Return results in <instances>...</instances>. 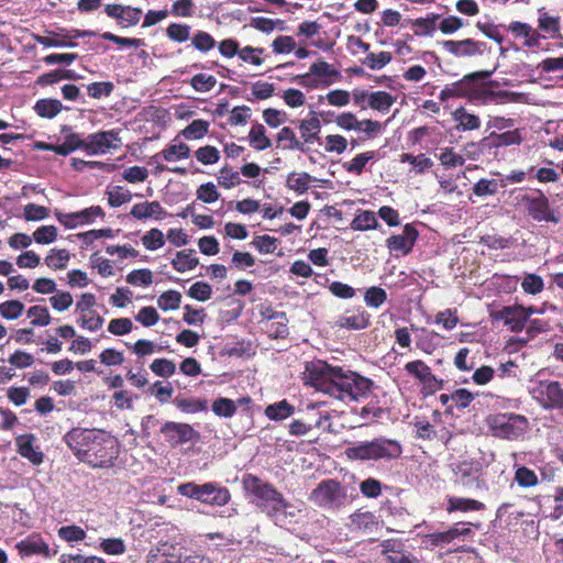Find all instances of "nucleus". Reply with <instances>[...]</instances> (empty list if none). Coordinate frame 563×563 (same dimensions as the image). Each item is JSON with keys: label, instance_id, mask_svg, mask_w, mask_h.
Segmentation results:
<instances>
[{"label": "nucleus", "instance_id": "58", "mask_svg": "<svg viewBox=\"0 0 563 563\" xmlns=\"http://www.w3.org/2000/svg\"><path fill=\"white\" fill-rule=\"evenodd\" d=\"M219 185L224 188H232L241 183L240 174L232 168L224 166L219 172Z\"/></svg>", "mask_w": 563, "mask_h": 563}, {"label": "nucleus", "instance_id": "16", "mask_svg": "<svg viewBox=\"0 0 563 563\" xmlns=\"http://www.w3.org/2000/svg\"><path fill=\"white\" fill-rule=\"evenodd\" d=\"M443 48L454 55L455 57H472L482 55L485 51L486 44L484 42H476L472 38L461 41L448 40L442 43Z\"/></svg>", "mask_w": 563, "mask_h": 563}, {"label": "nucleus", "instance_id": "6", "mask_svg": "<svg viewBox=\"0 0 563 563\" xmlns=\"http://www.w3.org/2000/svg\"><path fill=\"white\" fill-rule=\"evenodd\" d=\"M118 454L119 450L114 439L102 431L82 456V462L92 467H108L112 465Z\"/></svg>", "mask_w": 563, "mask_h": 563}, {"label": "nucleus", "instance_id": "4", "mask_svg": "<svg viewBox=\"0 0 563 563\" xmlns=\"http://www.w3.org/2000/svg\"><path fill=\"white\" fill-rule=\"evenodd\" d=\"M309 500L327 510L341 509L351 501L346 488L336 479L321 481L310 493Z\"/></svg>", "mask_w": 563, "mask_h": 563}, {"label": "nucleus", "instance_id": "52", "mask_svg": "<svg viewBox=\"0 0 563 563\" xmlns=\"http://www.w3.org/2000/svg\"><path fill=\"white\" fill-rule=\"evenodd\" d=\"M499 185L496 179H479L473 186V192L477 197L493 196L498 191Z\"/></svg>", "mask_w": 563, "mask_h": 563}, {"label": "nucleus", "instance_id": "59", "mask_svg": "<svg viewBox=\"0 0 563 563\" xmlns=\"http://www.w3.org/2000/svg\"><path fill=\"white\" fill-rule=\"evenodd\" d=\"M166 34L169 40L183 43L189 38L190 26L186 24L172 23L167 27Z\"/></svg>", "mask_w": 563, "mask_h": 563}, {"label": "nucleus", "instance_id": "49", "mask_svg": "<svg viewBox=\"0 0 563 563\" xmlns=\"http://www.w3.org/2000/svg\"><path fill=\"white\" fill-rule=\"evenodd\" d=\"M152 372L161 377H170L176 372V365L173 361L166 358H157L150 365Z\"/></svg>", "mask_w": 563, "mask_h": 563}, {"label": "nucleus", "instance_id": "42", "mask_svg": "<svg viewBox=\"0 0 563 563\" xmlns=\"http://www.w3.org/2000/svg\"><path fill=\"white\" fill-rule=\"evenodd\" d=\"M27 317L33 318L32 325L45 327L51 323V316L48 309L44 306H32L27 309Z\"/></svg>", "mask_w": 563, "mask_h": 563}, {"label": "nucleus", "instance_id": "24", "mask_svg": "<svg viewBox=\"0 0 563 563\" xmlns=\"http://www.w3.org/2000/svg\"><path fill=\"white\" fill-rule=\"evenodd\" d=\"M264 412L268 419L274 421H280L292 416L295 412V408L287 400L284 399L275 404L268 405L265 408Z\"/></svg>", "mask_w": 563, "mask_h": 563}, {"label": "nucleus", "instance_id": "26", "mask_svg": "<svg viewBox=\"0 0 563 563\" xmlns=\"http://www.w3.org/2000/svg\"><path fill=\"white\" fill-rule=\"evenodd\" d=\"M453 120L459 122L457 129L462 131L476 130L481 126L477 115L468 113L464 108H459L452 113Z\"/></svg>", "mask_w": 563, "mask_h": 563}, {"label": "nucleus", "instance_id": "54", "mask_svg": "<svg viewBox=\"0 0 563 563\" xmlns=\"http://www.w3.org/2000/svg\"><path fill=\"white\" fill-rule=\"evenodd\" d=\"M132 199V194L121 186L114 187L108 191V202L111 207L117 208Z\"/></svg>", "mask_w": 563, "mask_h": 563}, {"label": "nucleus", "instance_id": "47", "mask_svg": "<svg viewBox=\"0 0 563 563\" xmlns=\"http://www.w3.org/2000/svg\"><path fill=\"white\" fill-rule=\"evenodd\" d=\"M142 243L147 250L154 251L165 244V238L159 229L154 228L142 236Z\"/></svg>", "mask_w": 563, "mask_h": 563}, {"label": "nucleus", "instance_id": "61", "mask_svg": "<svg viewBox=\"0 0 563 563\" xmlns=\"http://www.w3.org/2000/svg\"><path fill=\"white\" fill-rule=\"evenodd\" d=\"M521 287L525 292L530 295H537L542 291L544 284L543 279L539 275L528 274L522 279Z\"/></svg>", "mask_w": 563, "mask_h": 563}, {"label": "nucleus", "instance_id": "29", "mask_svg": "<svg viewBox=\"0 0 563 563\" xmlns=\"http://www.w3.org/2000/svg\"><path fill=\"white\" fill-rule=\"evenodd\" d=\"M63 109L62 102L56 99H42L38 100L35 106V112L42 117L52 119L56 117Z\"/></svg>", "mask_w": 563, "mask_h": 563}, {"label": "nucleus", "instance_id": "9", "mask_svg": "<svg viewBox=\"0 0 563 563\" xmlns=\"http://www.w3.org/2000/svg\"><path fill=\"white\" fill-rule=\"evenodd\" d=\"M95 305L96 297L90 292L82 294L76 303V311L80 314L77 322L91 332L102 328L104 322V319L93 310Z\"/></svg>", "mask_w": 563, "mask_h": 563}, {"label": "nucleus", "instance_id": "31", "mask_svg": "<svg viewBox=\"0 0 563 563\" xmlns=\"http://www.w3.org/2000/svg\"><path fill=\"white\" fill-rule=\"evenodd\" d=\"M249 139L251 145L256 151H264L272 146L271 140L265 134V128L263 124L256 123L252 126Z\"/></svg>", "mask_w": 563, "mask_h": 563}, {"label": "nucleus", "instance_id": "56", "mask_svg": "<svg viewBox=\"0 0 563 563\" xmlns=\"http://www.w3.org/2000/svg\"><path fill=\"white\" fill-rule=\"evenodd\" d=\"M142 14L143 11L139 8L123 5L119 24L124 27L136 25L140 22Z\"/></svg>", "mask_w": 563, "mask_h": 563}, {"label": "nucleus", "instance_id": "25", "mask_svg": "<svg viewBox=\"0 0 563 563\" xmlns=\"http://www.w3.org/2000/svg\"><path fill=\"white\" fill-rule=\"evenodd\" d=\"M405 368L410 375L415 376L423 384L437 382V378L432 374L430 367L420 360L407 363Z\"/></svg>", "mask_w": 563, "mask_h": 563}, {"label": "nucleus", "instance_id": "36", "mask_svg": "<svg viewBox=\"0 0 563 563\" xmlns=\"http://www.w3.org/2000/svg\"><path fill=\"white\" fill-rule=\"evenodd\" d=\"M209 131V122L197 119L194 120L189 125H187L183 131L181 135L186 140H199L203 137Z\"/></svg>", "mask_w": 563, "mask_h": 563}, {"label": "nucleus", "instance_id": "7", "mask_svg": "<svg viewBox=\"0 0 563 563\" xmlns=\"http://www.w3.org/2000/svg\"><path fill=\"white\" fill-rule=\"evenodd\" d=\"M528 426V421L520 415H498L492 418L490 428L494 435L515 440L523 434Z\"/></svg>", "mask_w": 563, "mask_h": 563}, {"label": "nucleus", "instance_id": "60", "mask_svg": "<svg viewBox=\"0 0 563 563\" xmlns=\"http://www.w3.org/2000/svg\"><path fill=\"white\" fill-rule=\"evenodd\" d=\"M434 322L441 324L445 330L454 329L459 323L456 310L445 309L435 314Z\"/></svg>", "mask_w": 563, "mask_h": 563}, {"label": "nucleus", "instance_id": "48", "mask_svg": "<svg viewBox=\"0 0 563 563\" xmlns=\"http://www.w3.org/2000/svg\"><path fill=\"white\" fill-rule=\"evenodd\" d=\"M191 87L199 92H208L217 85L214 76L206 74H197L190 80Z\"/></svg>", "mask_w": 563, "mask_h": 563}, {"label": "nucleus", "instance_id": "35", "mask_svg": "<svg viewBox=\"0 0 563 563\" xmlns=\"http://www.w3.org/2000/svg\"><path fill=\"white\" fill-rule=\"evenodd\" d=\"M175 405L178 409L187 413H196L208 409V401L200 398H176Z\"/></svg>", "mask_w": 563, "mask_h": 563}, {"label": "nucleus", "instance_id": "63", "mask_svg": "<svg viewBox=\"0 0 563 563\" xmlns=\"http://www.w3.org/2000/svg\"><path fill=\"white\" fill-rule=\"evenodd\" d=\"M515 479L521 487H532L538 484L536 473L526 466L517 468Z\"/></svg>", "mask_w": 563, "mask_h": 563}, {"label": "nucleus", "instance_id": "12", "mask_svg": "<svg viewBox=\"0 0 563 563\" xmlns=\"http://www.w3.org/2000/svg\"><path fill=\"white\" fill-rule=\"evenodd\" d=\"M161 433L172 446L197 441L200 438L199 432L190 424L174 421L165 422L161 428Z\"/></svg>", "mask_w": 563, "mask_h": 563}, {"label": "nucleus", "instance_id": "11", "mask_svg": "<svg viewBox=\"0 0 563 563\" xmlns=\"http://www.w3.org/2000/svg\"><path fill=\"white\" fill-rule=\"evenodd\" d=\"M101 432L100 430L74 428L65 434L64 440L75 455L82 461V456L86 455Z\"/></svg>", "mask_w": 563, "mask_h": 563}, {"label": "nucleus", "instance_id": "21", "mask_svg": "<svg viewBox=\"0 0 563 563\" xmlns=\"http://www.w3.org/2000/svg\"><path fill=\"white\" fill-rule=\"evenodd\" d=\"M165 213L158 201L141 202L132 207L130 214L137 220H145L152 217L161 219Z\"/></svg>", "mask_w": 563, "mask_h": 563}, {"label": "nucleus", "instance_id": "44", "mask_svg": "<svg viewBox=\"0 0 563 563\" xmlns=\"http://www.w3.org/2000/svg\"><path fill=\"white\" fill-rule=\"evenodd\" d=\"M181 295L176 290H168L163 292L158 299L157 305L162 310H176L179 308Z\"/></svg>", "mask_w": 563, "mask_h": 563}, {"label": "nucleus", "instance_id": "10", "mask_svg": "<svg viewBox=\"0 0 563 563\" xmlns=\"http://www.w3.org/2000/svg\"><path fill=\"white\" fill-rule=\"evenodd\" d=\"M121 139L119 131L109 130L89 134L86 137L85 152L89 155L104 154L111 148H119Z\"/></svg>", "mask_w": 563, "mask_h": 563}, {"label": "nucleus", "instance_id": "64", "mask_svg": "<svg viewBox=\"0 0 563 563\" xmlns=\"http://www.w3.org/2000/svg\"><path fill=\"white\" fill-rule=\"evenodd\" d=\"M192 45L200 52H208L216 45L214 38L205 31H198L192 37Z\"/></svg>", "mask_w": 563, "mask_h": 563}, {"label": "nucleus", "instance_id": "19", "mask_svg": "<svg viewBox=\"0 0 563 563\" xmlns=\"http://www.w3.org/2000/svg\"><path fill=\"white\" fill-rule=\"evenodd\" d=\"M15 548L22 555L42 554L45 558L52 556L48 544L42 539L40 534H31L27 538L16 543Z\"/></svg>", "mask_w": 563, "mask_h": 563}, {"label": "nucleus", "instance_id": "32", "mask_svg": "<svg viewBox=\"0 0 563 563\" xmlns=\"http://www.w3.org/2000/svg\"><path fill=\"white\" fill-rule=\"evenodd\" d=\"M310 75H317L327 78L340 77V73L336 69L332 68V66L324 60H318L317 63L312 64L310 66L309 73L301 76V82L307 84V80Z\"/></svg>", "mask_w": 563, "mask_h": 563}, {"label": "nucleus", "instance_id": "43", "mask_svg": "<svg viewBox=\"0 0 563 563\" xmlns=\"http://www.w3.org/2000/svg\"><path fill=\"white\" fill-rule=\"evenodd\" d=\"M476 473L477 470H475L470 463L463 462L456 466V481L464 486H470L477 479Z\"/></svg>", "mask_w": 563, "mask_h": 563}, {"label": "nucleus", "instance_id": "37", "mask_svg": "<svg viewBox=\"0 0 563 563\" xmlns=\"http://www.w3.org/2000/svg\"><path fill=\"white\" fill-rule=\"evenodd\" d=\"M378 222L375 213L369 210L360 212L352 221L351 228L356 231H366L375 229Z\"/></svg>", "mask_w": 563, "mask_h": 563}, {"label": "nucleus", "instance_id": "30", "mask_svg": "<svg viewBox=\"0 0 563 563\" xmlns=\"http://www.w3.org/2000/svg\"><path fill=\"white\" fill-rule=\"evenodd\" d=\"M277 142L283 143L284 150H298L302 153L307 152L303 143L297 140L295 132L288 128H283L277 134Z\"/></svg>", "mask_w": 563, "mask_h": 563}, {"label": "nucleus", "instance_id": "39", "mask_svg": "<svg viewBox=\"0 0 563 563\" xmlns=\"http://www.w3.org/2000/svg\"><path fill=\"white\" fill-rule=\"evenodd\" d=\"M311 176L308 173H291L287 177V187L298 194L308 190Z\"/></svg>", "mask_w": 563, "mask_h": 563}, {"label": "nucleus", "instance_id": "34", "mask_svg": "<svg viewBox=\"0 0 563 563\" xmlns=\"http://www.w3.org/2000/svg\"><path fill=\"white\" fill-rule=\"evenodd\" d=\"M374 158H375L374 151L364 152V153L356 155L350 162H345L343 164V167L347 173L361 175L364 170L365 165Z\"/></svg>", "mask_w": 563, "mask_h": 563}, {"label": "nucleus", "instance_id": "14", "mask_svg": "<svg viewBox=\"0 0 563 563\" xmlns=\"http://www.w3.org/2000/svg\"><path fill=\"white\" fill-rule=\"evenodd\" d=\"M496 321H504L512 332L521 331L527 323V313L522 306H507L490 312Z\"/></svg>", "mask_w": 563, "mask_h": 563}, {"label": "nucleus", "instance_id": "53", "mask_svg": "<svg viewBox=\"0 0 563 563\" xmlns=\"http://www.w3.org/2000/svg\"><path fill=\"white\" fill-rule=\"evenodd\" d=\"M33 239L38 244H51L57 239V228L42 225L34 231Z\"/></svg>", "mask_w": 563, "mask_h": 563}, {"label": "nucleus", "instance_id": "23", "mask_svg": "<svg viewBox=\"0 0 563 563\" xmlns=\"http://www.w3.org/2000/svg\"><path fill=\"white\" fill-rule=\"evenodd\" d=\"M198 264L199 260L195 256L194 250L179 251L172 260L173 267L179 273L194 269Z\"/></svg>", "mask_w": 563, "mask_h": 563}, {"label": "nucleus", "instance_id": "18", "mask_svg": "<svg viewBox=\"0 0 563 563\" xmlns=\"http://www.w3.org/2000/svg\"><path fill=\"white\" fill-rule=\"evenodd\" d=\"M369 314L361 307L339 317L335 325L347 330H363L369 325Z\"/></svg>", "mask_w": 563, "mask_h": 563}, {"label": "nucleus", "instance_id": "40", "mask_svg": "<svg viewBox=\"0 0 563 563\" xmlns=\"http://www.w3.org/2000/svg\"><path fill=\"white\" fill-rule=\"evenodd\" d=\"M238 406L232 399L220 397L212 404V411L218 417L231 418L235 415Z\"/></svg>", "mask_w": 563, "mask_h": 563}, {"label": "nucleus", "instance_id": "51", "mask_svg": "<svg viewBox=\"0 0 563 563\" xmlns=\"http://www.w3.org/2000/svg\"><path fill=\"white\" fill-rule=\"evenodd\" d=\"M48 300L53 309L59 312L67 310L74 301L73 296L68 291H59L57 289Z\"/></svg>", "mask_w": 563, "mask_h": 563}, {"label": "nucleus", "instance_id": "13", "mask_svg": "<svg viewBox=\"0 0 563 563\" xmlns=\"http://www.w3.org/2000/svg\"><path fill=\"white\" fill-rule=\"evenodd\" d=\"M533 393L544 408L563 410V388L559 382L539 380Z\"/></svg>", "mask_w": 563, "mask_h": 563}, {"label": "nucleus", "instance_id": "22", "mask_svg": "<svg viewBox=\"0 0 563 563\" xmlns=\"http://www.w3.org/2000/svg\"><path fill=\"white\" fill-rule=\"evenodd\" d=\"M190 155V148L186 143L172 144L166 148L155 154L152 159L157 162L163 158L166 162H176L179 159L188 158Z\"/></svg>", "mask_w": 563, "mask_h": 563}, {"label": "nucleus", "instance_id": "38", "mask_svg": "<svg viewBox=\"0 0 563 563\" xmlns=\"http://www.w3.org/2000/svg\"><path fill=\"white\" fill-rule=\"evenodd\" d=\"M69 253L65 249H52L45 257V264L53 269H63L69 261Z\"/></svg>", "mask_w": 563, "mask_h": 563}, {"label": "nucleus", "instance_id": "41", "mask_svg": "<svg viewBox=\"0 0 563 563\" xmlns=\"http://www.w3.org/2000/svg\"><path fill=\"white\" fill-rule=\"evenodd\" d=\"M301 137L305 142H312L321 130V124L318 118L313 117L308 120H302L299 125Z\"/></svg>", "mask_w": 563, "mask_h": 563}, {"label": "nucleus", "instance_id": "20", "mask_svg": "<svg viewBox=\"0 0 563 563\" xmlns=\"http://www.w3.org/2000/svg\"><path fill=\"white\" fill-rule=\"evenodd\" d=\"M34 440L33 434H23L15 439V443L21 456L27 459L34 465H40L43 462V453L34 448Z\"/></svg>", "mask_w": 563, "mask_h": 563}, {"label": "nucleus", "instance_id": "57", "mask_svg": "<svg viewBox=\"0 0 563 563\" xmlns=\"http://www.w3.org/2000/svg\"><path fill=\"white\" fill-rule=\"evenodd\" d=\"M126 282L134 286H148L153 282V274L150 269H134L126 276Z\"/></svg>", "mask_w": 563, "mask_h": 563}, {"label": "nucleus", "instance_id": "17", "mask_svg": "<svg viewBox=\"0 0 563 563\" xmlns=\"http://www.w3.org/2000/svg\"><path fill=\"white\" fill-rule=\"evenodd\" d=\"M418 238V231L412 224H406L400 234L391 235L387 239L386 245L391 252H401L408 254Z\"/></svg>", "mask_w": 563, "mask_h": 563}, {"label": "nucleus", "instance_id": "1", "mask_svg": "<svg viewBox=\"0 0 563 563\" xmlns=\"http://www.w3.org/2000/svg\"><path fill=\"white\" fill-rule=\"evenodd\" d=\"M307 379L319 391L342 401H356L365 396L372 382L352 371L334 367L323 361L306 366Z\"/></svg>", "mask_w": 563, "mask_h": 563}, {"label": "nucleus", "instance_id": "33", "mask_svg": "<svg viewBox=\"0 0 563 563\" xmlns=\"http://www.w3.org/2000/svg\"><path fill=\"white\" fill-rule=\"evenodd\" d=\"M383 547V552L386 554L388 563H421L411 553L391 549V543L389 541L384 543Z\"/></svg>", "mask_w": 563, "mask_h": 563}, {"label": "nucleus", "instance_id": "50", "mask_svg": "<svg viewBox=\"0 0 563 563\" xmlns=\"http://www.w3.org/2000/svg\"><path fill=\"white\" fill-rule=\"evenodd\" d=\"M196 158L203 165L216 164L220 159V152L217 147L206 145L195 152Z\"/></svg>", "mask_w": 563, "mask_h": 563}, {"label": "nucleus", "instance_id": "62", "mask_svg": "<svg viewBox=\"0 0 563 563\" xmlns=\"http://www.w3.org/2000/svg\"><path fill=\"white\" fill-rule=\"evenodd\" d=\"M391 60V54L389 52H380L379 54L369 53L363 60V64L368 66L371 69H382Z\"/></svg>", "mask_w": 563, "mask_h": 563}, {"label": "nucleus", "instance_id": "27", "mask_svg": "<svg viewBox=\"0 0 563 563\" xmlns=\"http://www.w3.org/2000/svg\"><path fill=\"white\" fill-rule=\"evenodd\" d=\"M448 511H477L485 508V505L478 500L461 497H451L448 501Z\"/></svg>", "mask_w": 563, "mask_h": 563}, {"label": "nucleus", "instance_id": "5", "mask_svg": "<svg viewBox=\"0 0 563 563\" xmlns=\"http://www.w3.org/2000/svg\"><path fill=\"white\" fill-rule=\"evenodd\" d=\"M180 495L197 499L201 503L224 506L230 501L231 495L227 487L209 482L202 485L189 482L177 487Z\"/></svg>", "mask_w": 563, "mask_h": 563}, {"label": "nucleus", "instance_id": "8", "mask_svg": "<svg viewBox=\"0 0 563 563\" xmlns=\"http://www.w3.org/2000/svg\"><path fill=\"white\" fill-rule=\"evenodd\" d=\"M528 214L536 221L559 223L560 219L550 208L548 198L539 192L537 196L523 195L520 199Z\"/></svg>", "mask_w": 563, "mask_h": 563}, {"label": "nucleus", "instance_id": "15", "mask_svg": "<svg viewBox=\"0 0 563 563\" xmlns=\"http://www.w3.org/2000/svg\"><path fill=\"white\" fill-rule=\"evenodd\" d=\"M347 526L352 532L373 536L379 528V521L373 512L360 509L349 517Z\"/></svg>", "mask_w": 563, "mask_h": 563}, {"label": "nucleus", "instance_id": "2", "mask_svg": "<svg viewBox=\"0 0 563 563\" xmlns=\"http://www.w3.org/2000/svg\"><path fill=\"white\" fill-rule=\"evenodd\" d=\"M245 489L254 497V504L277 525L290 522L300 512V509L286 500L273 485L262 482L258 477L247 475L243 479Z\"/></svg>", "mask_w": 563, "mask_h": 563}, {"label": "nucleus", "instance_id": "3", "mask_svg": "<svg viewBox=\"0 0 563 563\" xmlns=\"http://www.w3.org/2000/svg\"><path fill=\"white\" fill-rule=\"evenodd\" d=\"M401 453L400 443L385 437L360 441L345 449L349 460L361 462H389L398 459Z\"/></svg>", "mask_w": 563, "mask_h": 563}, {"label": "nucleus", "instance_id": "46", "mask_svg": "<svg viewBox=\"0 0 563 563\" xmlns=\"http://www.w3.org/2000/svg\"><path fill=\"white\" fill-rule=\"evenodd\" d=\"M24 310V305L19 300H8L0 303V314L8 320L18 319Z\"/></svg>", "mask_w": 563, "mask_h": 563}, {"label": "nucleus", "instance_id": "45", "mask_svg": "<svg viewBox=\"0 0 563 563\" xmlns=\"http://www.w3.org/2000/svg\"><path fill=\"white\" fill-rule=\"evenodd\" d=\"M386 300L387 294L380 287H369L364 294L365 303L372 308H379Z\"/></svg>", "mask_w": 563, "mask_h": 563}, {"label": "nucleus", "instance_id": "28", "mask_svg": "<svg viewBox=\"0 0 563 563\" xmlns=\"http://www.w3.org/2000/svg\"><path fill=\"white\" fill-rule=\"evenodd\" d=\"M394 102L395 98L386 91H375L368 96V107L379 112H387Z\"/></svg>", "mask_w": 563, "mask_h": 563}, {"label": "nucleus", "instance_id": "55", "mask_svg": "<svg viewBox=\"0 0 563 563\" xmlns=\"http://www.w3.org/2000/svg\"><path fill=\"white\" fill-rule=\"evenodd\" d=\"M400 162L410 163L417 167V173H423L426 169H429L432 166V161L424 154L413 156L409 153H404L400 155Z\"/></svg>", "mask_w": 563, "mask_h": 563}]
</instances>
